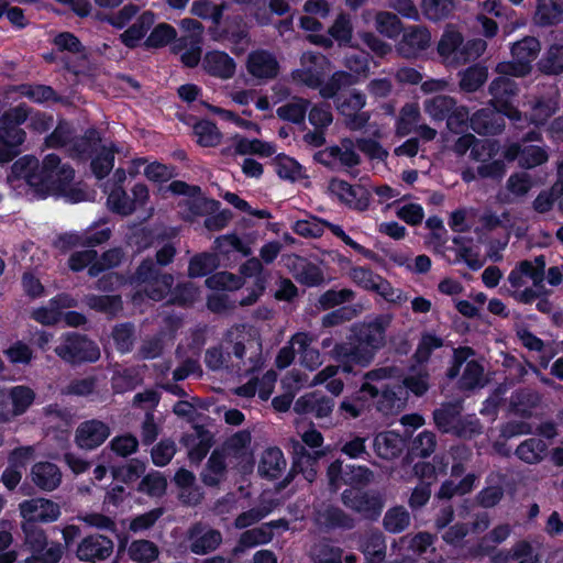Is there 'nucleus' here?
<instances>
[{"instance_id": "6e6552de", "label": "nucleus", "mask_w": 563, "mask_h": 563, "mask_svg": "<svg viewBox=\"0 0 563 563\" xmlns=\"http://www.w3.org/2000/svg\"><path fill=\"white\" fill-rule=\"evenodd\" d=\"M56 353L73 365L95 363L100 358L98 344L87 335L78 333L68 334L64 343L56 347Z\"/></svg>"}, {"instance_id": "cd10ccee", "label": "nucleus", "mask_w": 563, "mask_h": 563, "mask_svg": "<svg viewBox=\"0 0 563 563\" xmlns=\"http://www.w3.org/2000/svg\"><path fill=\"white\" fill-rule=\"evenodd\" d=\"M30 477L43 492H53L62 483V472L52 462H37L31 467Z\"/></svg>"}, {"instance_id": "864d4df0", "label": "nucleus", "mask_w": 563, "mask_h": 563, "mask_svg": "<svg viewBox=\"0 0 563 563\" xmlns=\"http://www.w3.org/2000/svg\"><path fill=\"white\" fill-rule=\"evenodd\" d=\"M421 117L419 106L415 102L406 103L399 111L396 133L400 136L408 135L417 126Z\"/></svg>"}, {"instance_id": "c03bdc74", "label": "nucleus", "mask_w": 563, "mask_h": 563, "mask_svg": "<svg viewBox=\"0 0 563 563\" xmlns=\"http://www.w3.org/2000/svg\"><path fill=\"white\" fill-rule=\"evenodd\" d=\"M155 22V16L152 12L146 11L142 13L137 20L124 31L120 37L128 47H135L139 41L152 27Z\"/></svg>"}, {"instance_id": "20e7f679", "label": "nucleus", "mask_w": 563, "mask_h": 563, "mask_svg": "<svg viewBox=\"0 0 563 563\" xmlns=\"http://www.w3.org/2000/svg\"><path fill=\"white\" fill-rule=\"evenodd\" d=\"M174 276L163 271L153 262L152 256L141 261L130 277V282L136 285H144L153 301H162L168 295L174 285Z\"/></svg>"}, {"instance_id": "4468645a", "label": "nucleus", "mask_w": 563, "mask_h": 563, "mask_svg": "<svg viewBox=\"0 0 563 563\" xmlns=\"http://www.w3.org/2000/svg\"><path fill=\"white\" fill-rule=\"evenodd\" d=\"M503 156L508 162L518 161L519 167L523 169L536 168L549 159V154L544 147L521 143H510L505 146Z\"/></svg>"}, {"instance_id": "a211bd4d", "label": "nucleus", "mask_w": 563, "mask_h": 563, "mask_svg": "<svg viewBox=\"0 0 563 563\" xmlns=\"http://www.w3.org/2000/svg\"><path fill=\"white\" fill-rule=\"evenodd\" d=\"M110 427L97 419L81 422L75 432V443L84 450H93L100 446L109 438Z\"/></svg>"}, {"instance_id": "b1692460", "label": "nucleus", "mask_w": 563, "mask_h": 563, "mask_svg": "<svg viewBox=\"0 0 563 563\" xmlns=\"http://www.w3.org/2000/svg\"><path fill=\"white\" fill-rule=\"evenodd\" d=\"M497 74L499 76L494 78L488 86V93L492 97L488 104L500 110L501 108H508L518 96L519 86L510 78L511 75Z\"/></svg>"}, {"instance_id": "de8ad7c7", "label": "nucleus", "mask_w": 563, "mask_h": 563, "mask_svg": "<svg viewBox=\"0 0 563 563\" xmlns=\"http://www.w3.org/2000/svg\"><path fill=\"white\" fill-rule=\"evenodd\" d=\"M35 391L25 385H16L9 389L8 398L11 401L13 415L22 416L33 405Z\"/></svg>"}, {"instance_id": "f3484780", "label": "nucleus", "mask_w": 563, "mask_h": 563, "mask_svg": "<svg viewBox=\"0 0 563 563\" xmlns=\"http://www.w3.org/2000/svg\"><path fill=\"white\" fill-rule=\"evenodd\" d=\"M23 520L49 523L56 521L60 516V507L57 503L47 498H31L19 505Z\"/></svg>"}, {"instance_id": "1a4fd4ad", "label": "nucleus", "mask_w": 563, "mask_h": 563, "mask_svg": "<svg viewBox=\"0 0 563 563\" xmlns=\"http://www.w3.org/2000/svg\"><path fill=\"white\" fill-rule=\"evenodd\" d=\"M43 188L46 191L45 198L49 195L57 196L70 185L75 177L74 168L68 164H62L56 154H48L42 162Z\"/></svg>"}, {"instance_id": "4c0bfd02", "label": "nucleus", "mask_w": 563, "mask_h": 563, "mask_svg": "<svg viewBox=\"0 0 563 563\" xmlns=\"http://www.w3.org/2000/svg\"><path fill=\"white\" fill-rule=\"evenodd\" d=\"M548 449L547 442L542 439L529 438L517 446L515 454L528 464H537L547 456Z\"/></svg>"}, {"instance_id": "2f4dec72", "label": "nucleus", "mask_w": 563, "mask_h": 563, "mask_svg": "<svg viewBox=\"0 0 563 563\" xmlns=\"http://www.w3.org/2000/svg\"><path fill=\"white\" fill-rule=\"evenodd\" d=\"M459 88L466 93L478 91L488 79V68L482 64H474L457 74Z\"/></svg>"}, {"instance_id": "e433bc0d", "label": "nucleus", "mask_w": 563, "mask_h": 563, "mask_svg": "<svg viewBox=\"0 0 563 563\" xmlns=\"http://www.w3.org/2000/svg\"><path fill=\"white\" fill-rule=\"evenodd\" d=\"M476 481L477 476L474 473L466 474L459 483L445 479L437 492L435 497L440 500H450L454 496L470 494L474 489Z\"/></svg>"}, {"instance_id": "423d86ee", "label": "nucleus", "mask_w": 563, "mask_h": 563, "mask_svg": "<svg viewBox=\"0 0 563 563\" xmlns=\"http://www.w3.org/2000/svg\"><path fill=\"white\" fill-rule=\"evenodd\" d=\"M334 106L342 117L344 126L350 131L364 129L371 119V113L364 110L366 96L357 89H352L347 93L336 97Z\"/></svg>"}, {"instance_id": "c9c22d12", "label": "nucleus", "mask_w": 563, "mask_h": 563, "mask_svg": "<svg viewBox=\"0 0 563 563\" xmlns=\"http://www.w3.org/2000/svg\"><path fill=\"white\" fill-rule=\"evenodd\" d=\"M168 295L167 305L190 308L199 300L200 289L191 282H184L178 283L175 287L172 286Z\"/></svg>"}, {"instance_id": "0e129e2a", "label": "nucleus", "mask_w": 563, "mask_h": 563, "mask_svg": "<svg viewBox=\"0 0 563 563\" xmlns=\"http://www.w3.org/2000/svg\"><path fill=\"white\" fill-rule=\"evenodd\" d=\"M205 284L210 289L232 291L240 289L244 285V279L242 276L232 274L230 272H218L209 276L205 280Z\"/></svg>"}, {"instance_id": "49530a36", "label": "nucleus", "mask_w": 563, "mask_h": 563, "mask_svg": "<svg viewBox=\"0 0 563 563\" xmlns=\"http://www.w3.org/2000/svg\"><path fill=\"white\" fill-rule=\"evenodd\" d=\"M356 82L355 76L347 71H335L328 79L327 82H322L319 88V93L324 99H332L339 97L338 93Z\"/></svg>"}, {"instance_id": "7ed1b4c3", "label": "nucleus", "mask_w": 563, "mask_h": 563, "mask_svg": "<svg viewBox=\"0 0 563 563\" xmlns=\"http://www.w3.org/2000/svg\"><path fill=\"white\" fill-rule=\"evenodd\" d=\"M540 51L541 43L537 37L525 36L512 43L510 47V54L514 60L498 63L494 71L511 75L517 78H525L532 73V62L538 57Z\"/></svg>"}, {"instance_id": "774afa93", "label": "nucleus", "mask_w": 563, "mask_h": 563, "mask_svg": "<svg viewBox=\"0 0 563 563\" xmlns=\"http://www.w3.org/2000/svg\"><path fill=\"white\" fill-rule=\"evenodd\" d=\"M323 523L328 529L350 530L355 526L354 519L336 506H329L322 514Z\"/></svg>"}, {"instance_id": "39448f33", "label": "nucleus", "mask_w": 563, "mask_h": 563, "mask_svg": "<svg viewBox=\"0 0 563 563\" xmlns=\"http://www.w3.org/2000/svg\"><path fill=\"white\" fill-rule=\"evenodd\" d=\"M169 190L176 195L185 196L178 202V206L181 209L183 218L186 220L191 221L195 217L210 214L218 210L219 202L203 197L198 186L175 180L169 185Z\"/></svg>"}, {"instance_id": "338daca9", "label": "nucleus", "mask_w": 563, "mask_h": 563, "mask_svg": "<svg viewBox=\"0 0 563 563\" xmlns=\"http://www.w3.org/2000/svg\"><path fill=\"white\" fill-rule=\"evenodd\" d=\"M194 132L198 137V144L205 147L217 146L222 139V134L217 125L209 120H201L196 123Z\"/></svg>"}, {"instance_id": "ea45409f", "label": "nucleus", "mask_w": 563, "mask_h": 563, "mask_svg": "<svg viewBox=\"0 0 563 563\" xmlns=\"http://www.w3.org/2000/svg\"><path fill=\"white\" fill-rule=\"evenodd\" d=\"M100 143V133L96 129H89L82 136L75 135L68 153L71 157H89Z\"/></svg>"}, {"instance_id": "f257e3e1", "label": "nucleus", "mask_w": 563, "mask_h": 563, "mask_svg": "<svg viewBox=\"0 0 563 563\" xmlns=\"http://www.w3.org/2000/svg\"><path fill=\"white\" fill-rule=\"evenodd\" d=\"M390 320L373 319L367 323L355 324L347 340L334 345L333 356L344 373H353L354 365L366 367L372 363L386 343V330Z\"/></svg>"}, {"instance_id": "c85d7f7f", "label": "nucleus", "mask_w": 563, "mask_h": 563, "mask_svg": "<svg viewBox=\"0 0 563 563\" xmlns=\"http://www.w3.org/2000/svg\"><path fill=\"white\" fill-rule=\"evenodd\" d=\"M529 108V121L537 126L543 125L559 109V93L533 97Z\"/></svg>"}, {"instance_id": "6ab92c4d", "label": "nucleus", "mask_w": 563, "mask_h": 563, "mask_svg": "<svg viewBox=\"0 0 563 563\" xmlns=\"http://www.w3.org/2000/svg\"><path fill=\"white\" fill-rule=\"evenodd\" d=\"M329 190L349 207L364 211L369 206V191L361 185H350L344 180L332 179Z\"/></svg>"}, {"instance_id": "3c124183", "label": "nucleus", "mask_w": 563, "mask_h": 563, "mask_svg": "<svg viewBox=\"0 0 563 563\" xmlns=\"http://www.w3.org/2000/svg\"><path fill=\"white\" fill-rule=\"evenodd\" d=\"M84 302L96 312L106 314H115L122 308L121 297L115 295H88L84 298Z\"/></svg>"}, {"instance_id": "680f3d73", "label": "nucleus", "mask_w": 563, "mask_h": 563, "mask_svg": "<svg viewBox=\"0 0 563 563\" xmlns=\"http://www.w3.org/2000/svg\"><path fill=\"white\" fill-rule=\"evenodd\" d=\"M435 446V434L431 431L424 430L413 439L406 460H409L410 457H428L434 452Z\"/></svg>"}, {"instance_id": "9b49d317", "label": "nucleus", "mask_w": 563, "mask_h": 563, "mask_svg": "<svg viewBox=\"0 0 563 563\" xmlns=\"http://www.w3.org/2000/svg\"><path fill=\"white\" fill-rule=\"evenodd\" d=\"M245 68L249 75L258 84L274 80L280 73V64L277 56L265 48H257L246 56Z\"/></svg>"}, {"instance_id": "dca6fc26", "label": "nucleus", "mask_w": 563, "mask_h": 563, "mask_svg": "<svg viewBox=\"0 0 563 563\" xmlns=\"http://www.w3.org/2000/svg\"><path fill=\"white\" fill-rule=\"evenodd\" d=\"M431 44V34L423 25H410L404 30L396 45L397 53L405 58H416Z\"/></svg>"}, {"instance_id": "e2e57ef3", "label": "nucleus", "mask_w": 563, "mask_h": 563, "mask_svg": "<svg viewBox=\"0 0 563 563\" xmlns=\"http://www.w3.org/2000/svg\"><path fill=\"white\" fill-rule=\"evenodd\" d=\"M129 556L139 563L154 562L158 556L157 545L150 540H134L129 547Z\"/></svg>"}, {"instance_id": "603ef678", "label": "nucleus", "mask_w": 563, "mask_h": 563, "mask_svg": "<svg viewBox=\"0 0 563 563\" xmlns=\"http://www.w3.org/2000/svg\"><path fill=\"white\" fill-rule=\"evenodd\" d=\"M309 106V100L294 97L289 102L280 106L276 113L283 120L299 124L303 122Z\"/></svg>"}, {"instance_id": "79ce46f5", "label": "nucleus", "mask_w": 563, "mask_h": 563, "mask_svg": "<svg viewBox=\"0 0 563 563\" xmlns=\"http://www.w3.org/2000/svg\"><path fill=\"white\" fill-rule=\"evenodd\" d=\"M464 40L457 31H446L438 43V53L446 65H455V58L459 57L461 45Z\"/></svg>"}, {"instance_id": "a18cd8bd", "label": "nucleus", "mask_w": 563, "mask_h": 563, "mask_svg": "<svg viewBox=\"0 0 563 563\" xmlns=\"http://www.w3.org/2000/svg\"><path fill=\"white\" fill-rule=\"evenodd\" d=\"M220 265L219 256L214 253H199L189 261L187 275L190 278L206 276L216 271Z\"/></svg>"}, {"instance_id": "8fccbe9b", "label": "nucleus", "mask_w": 563, "mask_h": 563, "mask_svg": "<svg viewBox=\"0 0 563 563\" xmlns=\"http://www.w3.org/2000/svg\"><path fill=\"white\" fill-rule=\"evenodd\" d=\"M410 525V514L404 506L389 508L383 518L384 529L393 534L404 532Z\"/></svg>"}, {"instance_id": "a878e982", "label": "nucleus", "mask_w": 563, "mask_h": 563, "mask_svg": "<svg viewBox=\"0 0 563 563\" xmlns=\"http://www.w3.org/2000/svg\"><path fill=\"white\" fill-rule=\"evenodd\" d=\"M350 277L363 288L379 294L388 301H395L390 284L379 275H375L371 269L353 267L350 271Z\"/></svg>"}, {"instance_id": "ddd939ff", "label": "nucleus", "mask_w": 563, "mask_h": 563, "mask_svg": "<svg viewBox=\"0 0 563 563\" xmlns=\"http://www.w3.org/2000/svg\"><path fill=\"white\" fill-rule=\"evenodd\" d=\"M42 164L34 156H23L15 161L11 166V173L8 176V181L23 179L32 190L33 195L38 198H45V190L43 188Z\"/></svg>"}, {"instance_id": "aec40b11", "label": "nucleus", "mask_w": 563, "mask_h": 563, "mask_svg": "<svg viewBox=\"0 0 563 563\" xmlns=\"http://www.w3.org/2000/svg\"><path fill=\"white\" fill-rule=\"evenodd\" d=\"M470 126L479 135L500 134L506 126V120L496 107H486L471 115Z\"/></svg>"}, {"instance_id": "052dcab7", "label": "nucleus", "mask_w": 563, "mask_h": 563, "mask_svg": "<svg viewBox=\"0 0 563 563\" xmlns=\"http://www.w3.org/2000/svg\"><path fill=\"white\" fill-rule=\"evenodd\" d=\"M167 481L165 476L157 471H152L144 475L137 485V492L144 493L150 497H162L165 495Z\"/></svg>"}, {"instance_id": "c756f323", "label": "nucleus", "mask_w": 563, "mask_h": 563, "mask_svg": "<svg viewBox=\"0 0 563 563\" xmlns=\"http://www.w3.org/2000/svg\"><path fill=\"white\" fill-rule=\"evenodd\" d=\"M404 448V438L394 430L380 432L374 438L375 452L384 460L398 457L402 453Z\"/></svg>"}, {"instance_id": "5701e85b", "label": "nucleus", "mask_w": 563, "mask_h": 563, "mask_svg": "<svg viewBox=\"0 0 563 563\" xmlns=\"http://www.w3.org/2000/svg\"><path fill=\"white\" fill-rule=\"evenodd\" d=\"M334 400L319 391L307 393L294 404V411L298 415H310L317 419L329 417L333 410Z\"/></svg>"}, {"instance_id": "5fc2aeb1", "label": "nucleus", "mask_w": 563, "mask_h": 563, "mask_svg": "<svg viewBox=\"0 0 563 563\" xmlns=\"http://www.w3.org/2000/svg\"><path fill=\"white\" fill-rule=\"evenodd\" d=\"M456 100L446 95H438L424 101V111L437 121H443L454 108Z\"/></svg>"}, {"instance_id": "4d7b16f0", "label": "nucleus", "mask_w": 563, "mask_h": 563, "mask_svg": "<svg viewBox=\"0 0 563 563\" xmlns=\"http://www.w3.org/2000/svg\"><path fill=\"white\" fill-rule=\"evenodd\" d=\"M443 346V339L431 332H424L418 343L412 355L413 361L418 365H422L430 360L434 350Z\"/></svg>"}, {"instance_id": "f704fd0d", "label": "nucleus", "mask_w": 563, "mask_h": 563, "mask_svg": "<svg viewBox=\"0 0 563 563\" xmlns=\"http://www.w3.org/2000/svg\"><path fill=\"white\" fill-rule=\"evenodd\" d=\"M285 467L286 460L283 451L277 446H273L264 451L258 464V472L266 478L276 479L282 475Z\"/></svg>"}, {"instance_id": "393cba45", "label": "nucleus", "mask_w": 563, "mask_h": 563, "mask_svg": "<svg viewBox=\"0 0 563 563\" xmlns=\"http://www.w3.org/2000/svg\"><path fill=\"white\" fill-rule=\"evenodd\" d=\"M322 58L320 54L303 53L300 57L301 67L291 71L294 81L316 89L322 84V73L318 69V63Z\"/></svg>"}, {"instance_id": "bb28decb", "label": "nucleus", "mask_w": 563, "mask_h": 563, "mask_svg": "<svg viewBox=\"0 0 563 563\" xmlns=\"http://www.w3.org/2000/svg\"><path fill=\"white\" fill-rule=\"evenodd\" d=\"M201 66L206 73L221 79L234 76L236 63L224 52L211 51L205 54Z\"/></svg>"}, {"instance_id": "a19ab883", "label": "nucleus", "mask_w": 563, "mask_h": 563, "mask_svg": "<svg viewBox=\"0 0 563 563\" xmlns=\"http://www.w3.org/2000/svg\"><path fill=\"white\" fill-rule=\"evenodd\" d=\"M538 70L544 75L563 74V44H552L537 63Z\"/></svg>"}, {"instance_id": "9d476101", "label": "nucleus", "mask_w": 563, "mask_h": 563, "mask_svg": "<svg viewBox=\"0 0 563 563\" xmlns=\"http://www.w3.org/2000/svg\"><path fill=\"white\" fill-rule=\"evenodd\" d=\"M346 508L362 515L368 520H377L384 508V499L376 492H365L356 487L346 488L341 494Z\"/></svg>"}, {"instance_id": "72a5a7b5", "label": "nucleus", "mask_w": 563, "mask_h": 563, "mask_svg": "<svg viewBox=\"0 0 563 563\" xmlns=\"http://www.w3.org/2000/svg\"><path fill=\"white\" fill-rule=\"evenodd\" d=\"M463 410L461 401L443 402L433 411V421L442 433H451Z\"/></svg>"}, {"instance_id": "f8f14e48", "label": "nucleus", "mask_w": 563, "mask_h": 563, "mask_svg": "<svg viewBox=\"0 0 563 563\" xmlns=\"http://www.w3.org/2000/svg\"><path fill=\"white\" fill-rule=\"evenodd\" d=\"M354 147L355 143L353 140L344 137L340 141V144L317 152L314 159L328 167L340 166L349 170L361 163V157Z\"/></svg>"}, {"instance_id": "0eeeda50", "label": "nucleus", "mask_w": 563, "mask_h": 563, "mask_svg": "<svg viewBox=\"0 0 563 563\" xmlns=\"http://www.w3.org/2000/svg\"><path fill=\"white\" fill-rule=\"evenodd\" d=\"M358 399L367 397L368 402L375 404L377 411L383 415H393L405 407L406 397L404 387L400 385H383L380 388L365 382L358 389Z\"/></svg>"}, {"instance_id": "473e14b6", "label": "nucleus", "mask_w": 563, "mask_h": 563, "mask_svg": "<svg viewBox=\"0 0 563 563\" xmlns=\"http://www.w3.org/2000/svg\"><path fill=\"white\" fill-rule=\"evenodd\" d=\"M532 20L540 27L560 24L563 21V0H548L537 4Z\"/></svg>"}, {"instance_id": "69168bd1", "label": "nucleus", "mask_w": 563, "mask_h": 563, "mask_svg": "<svg viewBox=\"0 0 563 563\" xmlns=\"http://www.w3.org/2000/svg\"><path fill=\"white\" fill-rule=\"evenodd\" d=\"M124 257V252L121 247H113L102 253L100 260L92 263L88 268L90 277H97L103 271L119 266Z\"/></svg>"}, {"instance_id": "58836bf2", "label": "nucleus", "mask_w": 563, "mask_h": 563, "mask_svg": "<svg viewBox=\"0 0 563 563\" xmlns=\"http://www.w3.org/2000/svg\"><path fill=\"white\" fill-rule=\"evenodd\" d=\"M541 397L533 390H519L511 399L510 407L516 416L523 419H530L533 409L540 405Z\"/></svg>"}, {"instance_id": "bf43d9fd", "label": "nucleus", "mask_w": 563, "mask_h": 563, "mask_svg": "<svg viewBox=\"0 0 563 563\" xmlns=\"http://www.w3.org/2000/svg\"><path fill=\"white\" fill-rule=\"evenodd\" d=\"M375 27L377 32L388 38H395L402 32L400 19L391 12L379 11L375 15Z\"/></svg>"}, {"instance_id": "13d9d810", "label": "nucleus", "mask_w": 563, "mask_h": 563, "mask_svg": "<svg viewBox=\"0 0 563 563\" xmlns=\"http://www.w3.org/2000/svg\"><path fill=\"white\" fill-rule=\"evenodd\" d=\"M421 9L430 21H441L449 18L455 9L454 0H422Z\"/></svg>"}, {"instance_id": "7c9ffc66", "label": "nucleus", "mask_w": 563, "mask_h": 563, "mask_svg": "<svg viewBox=\"0 0 563 563\" xmlns=\"http://www.w3.org/2000/svg\"><path fill=\"white\" fill-rule=\"evenodd\" d=\"M227 455L223 451L213 450L206 467L202 470L201 482L208 487H217L223 479L227 472Z\"/></svg>"}, {"instance_id": "37998d69", "label": "nucleus", "mask_w": 563, "mask_h": 563, "mask_svg": "<svg viewBox=\"0 0 563 563\" xmlns=\"http://www.w3.org/2000/svg\"><path fill=\"white\" fill-rule=\"evenodd\" d=\"M361 550L368 563H380L386 556V543L380 532L366 534L360 543Z\"/></svg>"}, {"instance_id": "2eb2a0df", "label": "nucleus", "mask_w": 563, "mask_h": 563, "mask_svg": "<svg viewBox=\"0 0 563 563\" xmlns=\"http://www.w3.org/2000/svg\"><path fill=\"white\" fill-rule=\"evenodd\" d=\"M133 198L121 188H114L108 197V203L113 211L122 216L133 213L144 207L148 199V189L144 184H136L132 189Z\"/></svg>"}, {"instance_id": "412c9836", "label": "nucleus", "mask_w": 563, "mask_h": 563, "mask_svg": "<svg viewBox=\"0 0 563 563\" xmlns=\"http://www.w3.org/2000/svg\"><path fill=\"white\" fill-rule=\"evenodd\" d=\"M189 540V550L197 555L208 554L219 548L222 543V534L217 529H208L205 531L202 523L192 525L187 533Z\"/></svg>"}, {"instance_id": "09e8293b", "label": "nucleus", "mask_w": 563, "mask_h": 563, "mask_svg": "<svg viewBox=\"0 0 563 563\" xmlns=\"http://www.w3.org/2000/svg\"><path fill=\"white\" fill-rule=\"evenodd\" d=\"M234 154L246 155L256 154L264 157H269L275 154V146L271 143L261 140H249L243 136L236 135L234 139Z\"/></svg>"}, {"instance_id": "6e6d98bb", "label": "nucleus", "mask_w": 563, "mask_h": 563, "mask_svg": "<svg viewBox=\"0 0 563 563\" xmlns=\"http://www.w3.org/2000/svg\"><path fill=\"white\" fill-rule=\"evenodd\" d=\"M311 556L313 563H342L343 550L324 539L314 544Z\"/></svg>"}, {"instance_id": "4be33fe9", "label": "nucleus", "mask_w": 563, "mask_h": 563, "mask_svg": "<svg viewBox=\"0 0 563 563\" xmlns=\"http://www.w3.org/2000/svg\"><path fill=\"white\" fill-rule=\"evenodd\" d=\"M113 551V542L110 538L93 534L84 538L77 547L76 555L84 562L106 560Z\"/></svg>"}, {"instance_id": "f03ea898", "label": "nucleus", "mask_w": 563, "mask_h": 563, "mask_svg": "<svg viewBox=\"0 0 563 563\" xmlns=\"http://www.w3.org/2000/svg\"><path fill=\"white\" fill-rule=\"evenodd\" d=\"M27 117V108L18 106L5 111L0 118V163H8L20 153L19 147L26 135L20 125Z\"/></svg>"}]
</instances>
